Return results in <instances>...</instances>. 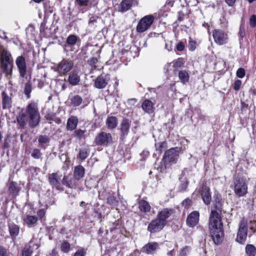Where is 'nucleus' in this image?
<instances>
[{
  "instance_id": "f257e3e1",
  "label": "nucleus",
  "mask_w": 256,
  "mask_h": 256,
  "mask_svg": "<svg viewBox=\"0 0 256 256\" xmlns=\"http://www.w3.org/2000/svg\"><path fill=\"white\" fill-rule=\"evenodd\" d=\"M216 202L214 210H212L209 218L208 228L210 236L216 244H220L224 236L222 224L220 214L222 211L220 198L218 196L215 200Z\"/></svg>"
},
{
  "instance_id": "f03ea898",
  "label": "nucleus",
  "mask_w": 256,
  "mask_h": 256,
  "mask_svg": "<svg viewBox=\"0 0 256 256\" xmlns=\"http://www.w3.org/2000/svg\"><path fill=\"white\" fill-rule=\"evenodd\" d=\"M248 180L246 176H238L234 180V190L239 197L244 196L248 192Z\"/></svg>"
},
{
  "instance_id": "7ed1b4c3",
  "label": "nucleus",
  "mask_w": 256,
  "mask_h": 256,
  "mask_svg": "<svg viewBox=\"0 0 256 256\" xmlns=\"http://www.w3.org/2000/svg\"><path fill=\"white\" fill-rule=\"evenodd\" d=\"M177 148H172L165 152L161 162L160 171L165 170L172 164L176 162L178 152Z\"/></svg>"
},
{
  "instance_id": "20e7f679",
  "label": "nucleus",
  "mask_w": 256,
  "mask_h": 256,
  "mask_svg": "<svg viewBox=\"0 0 256 256\" xmlns=\"http://www.w3.org/2000/svg\"><path fill=\"white\" fill-rule=\"evenodd\" d=\"M26 114L30 127L34 128L40 122V116L34 104L31 103L28 106Z\"/></svg>"
},
{
  "instance_id": "39448f33",
  "label": "nucleus",
  "mask_w": 256,
  "mask_h": 256,
  "mask_svg": "<svg viewBox=\"0 0 256 256\" xmlns=\"http://www.w3.org/2000/svg\"><path fill=\"white\" fill-rule=\"evenodd\" d=\"M248 232V220L246 218H243L238 224L236 241L240 244H244L246 240Z\"/></svg>"
},
{
  "instance_id": "423d86ee",
  "label": "nucleus",
  "mask_w": 256,
  "mask_h": 256,
  "mask_svg": "<svg viewBox=\"0 0 256 256\" xmlns=\"http://www.w3.org/2000/svg\"><path fill=\"white\" fill-rule=\"evenodd\" d=\"M15 62L20 74V80L24 82V79L27 80L28 77L26 58L22 56H18L16 58Z\"/></svg>"
},
{
  "instance_id": "0eeeda50",
  "label": "nucleus",
  "mask_w": 256,
  "mask_h": 256,
  "mask_svg": "<svg viewBox=\"0 0 256 256\" xmlns=\"http://www.w3.org/2000/svg\"><path fill=\"white\" fill-rule=\"evenodd\" d=\"M74 66V62L68 59H63L58 65L52 68V69L60 75L65 74L69 72Z\"/></svg>"
},
{
  "instance_id": "6e6552de",
  "label": "nucleus",
  "mask_w": 256,
  "mask_h": 256,
  "mask_svg": "<svg viewBox=\"0 0 256 256\" xmlns=\"http://www.w3.org/2000/svg\"><path fill=\"white\" fill-rule=\"evenodd\" d=\"M154 19L152 15H147L143 17L138 22L136 31L142 33L147 30L154 22Z\"/></svg>"
},
{
  "instance_id": "1a4fd4ad",
  "label": "nucleus",
  "mask_w": 256,
  "mask_h": 256,
  "mask_svg": "<svg viewBox=\"0 0 256 256\" xmlns=\"http://www.w3.org/2000/svg\"><path fill=\"white\" fill-rule=\"evenodd\" d=\"M112 140L110 134L102 132L96 136L94 142L97 146H107L112 142Z\"/></svg>"
},
{
  "instance_id": "9d476101",
  "label": "nucleus",
  "mask_w": 256,
  "mask_h": 256,
  "mask_svg": "<svg viewBox=\"0 0 256 256\" xmlns=\"http://www.w3.org/2000/svg\"><path fill=\"white\" fill-rule=\"evenodd\" d=\"M164 226V222L156 218L148 224L147 230L150 233H155L162 230Z\"/></svg>"
},
{
  "instance_id": "9b49d317",
  "label": "nucleus",
  "mask_w": 256,
  "mask_h": 256,
  "mask_svg": "<svg viewBox=\"0 0 256 256\" xmlns=\"http://www.w3.org/2000/svg\"><path fill=\"white\" fill-rule=\"evenodd\" d=\"M212 35L216 44L222 45L227 42L228 36L224 31L220 30H215L213 32Z\"/></svg>"
},
{
  "instance_id": "f8f14e48",
  "label": "nucleus",
  "mask_w": 256,
  "mask_h": 256,
  "mask_svg": "<svg viewBox=\"0 0 256 256\" xmlns=\"http://www.w3.org/2000/svg\"><path fill=\"white\" fill-rule=\"evenodd\" d=\"M200 213L198 211L194 210L189 214L187 217L186 222V224L193 228L196 226L199 222Z\"/></svg>"
},
{
  "instance_id": "ddd939ff",
  "label": "nucleus",
  "mask_w": 256,
  "mask_h": 256,
  "mask_svg": "<svg viewBox=\"0 0 256 256\" xmlns=\"http://www.w3.org/2000/svg\"><path fill=\"white\" fill-rule=\"evenodd\" d=\"M159 248V244L156 242H150L144 246L141 251L148 254H153Z\"/></svg>"
},
{
  "instance_id": "4468645a",
  "label": "nucleus",
  "mask_w": 256,
  "mask_h": 256,
  "mask_svg": "<svg viewBox=\"0 0 256 256\" xmlns=\"http://www.w3.org/2000/svg\"><path fill=\"white\" fill-rule=\"evenodd\" d=\"M1 68L4 73L9 78L12 72L13 60L0 62Z\"/></svg>"
},
{
  "instance_id": "2eb2a0df",
  "label": "nucleus",
  "mask_w": 256,
  "mask_h": 256,
  "mask_svg": "<svg viewBox=\"0 0 256 256\" xmlns=\"http://www.w3.org/2000/svg\"><path fill=\"white\" fill-rule=\"evenodd\" d=\"M200 194L204 202L206 205L210 204L212 200V197L209 188L205 185H203L201 188Z\"/></svg>"
},
{
  "instance_id": "dca6fc26",
  "label": "nucleus",
  "mask_w": 256,
  "mask_h": 256,
  "mask_svg": "<svg viewBox=\"0 0 256 256\" xmlns=\"http://www.w3.org/2000/svg\"><path fill=\"white\" fill-rule=\"evenodd\" d=\"M80 78L76 70H72L69 74L68 82L73 86L78 85L80 82Z\"/></svg>"
},
{
  "instance_id": "f3484780",
  "label": "nucleus",
  "mask_w": 256,
  "mask_h": 256,
  "mask_svg": "<svg viewBox=\"0 0 256 256\" xmlns=\"http://www.w3.org/2000/svg\"><path fill=\"white\" fill-rule=\"evenodd\" d=\"M172 214V210L164 208L162 210L158 212L156 218L159 219L160 221L164 222V224L165 226L166 224V220L171 216Z\"/></svg>"
},
{
  "instance_id": "a211bd4d",
  "label": "nucleus",
  "mask_w": 256,
  "mask_h": 256,
  "mask_svg": "<svg viewBox=\"0 0 256 256\" xmlns=\"http://www.w3.org/2000/svg\"><path fill=\"white\" fill-rule=\"evenodd\" d=\"M48 182L52 188L58 190H61L58 173H52L50 174L48 176Z\"/></svg>"
},
{
  "instance_id": "6ab92c4d",
  "label": "nucleus",
  "mask_w": 256,
  "mask_h": 256,
  "mask_svg": "<svg viewBox=\"0 0 256 256\" xmlns=\"http://www.w3.org/2000/svg\"><path fill=\"white\" fill-rule=\"evenodd\" d=\"M75 178L64 176L62 180L63 184L70 188H76L78 186V181Z\"/></svg>"
},
{
  "instance_id": "aec40b11",
  "label": "nucleus",
  "mask_w": 256,
  "mask_h": 256,
  "mask_svg": "<svg viewBox=\"0 0 256 256\" xmlns=\"http://www.w3.org/2000/svg\"><path fill=\"white\" fill-rule=\"evenodd\" d=\"M108 80L106 76L100 75L95 80L94 86L99 89L104 88L108 84Z\"/></svg>"
},
{
  "instance_id": "412c9836",
  "label": "nucleus",
  "mask_w": 256,
  "mask_h": 256,
  "mask_svg": "<svg viewBox=\"0 0 256 256\" xmlns=\"http://www.w3.org/2000/svg\"><path fill=\"white\" fill-rule=\"evenodd\" d=\"M78 120L77 117L72 116L68 120L66 123V129L68 130H74L78 124Z\"/></svg>"
},
{
  "instance_id": "4be33fe9",
  "label": "nucleus",
  "mask_w": 256,
  "mask_h": 256,
  "mask_svg": "<svg viewBox=\"0 0 256 256\" xmlns=\"http://www.w3.org/2000/svg\"><path fill=\"white\" fill-rule=\"evenodd\" d=\"M2 108L10 109L12 106V98L4 92L2 94Z\"/></svg>"
},
{
  "instance_id": "5701e85b",
  "label": "nucleus",
  "mask_w": 256,
  "mask_h": 256,
  "mask_svg": "<svg viewBox=\"0 0 256 256\" xmlns=\"http://www.w3.org/2000/svg\"><path fill=\"white\" fill-rule=\"evenodd\" d=\"M154 104L149 100H144L142 104V108L144 111L148 114H151L154 112Z\"/></svg>"
},
{
  "instance_id": "b1692460",
  "label": "nucleus",
  "mask_w": 256,
  "mask_h": 256,
  "mask_svg": "<svg viewBox=\"0 0 256 256\" xmlns=\"http://www.w3.org/2000/svg\"><path fill=\"white\" fill-rule=\"evenodd\" d=\"M8 231L10 237L14 240L19 234L20 227L14 223L8 224Z\"/></svg>"
},
{
  "instance_id": "393cba45",
  "label": "nucleus",
  "mask_w": 256,
  "mask_h": 256,
  "mask_svg": "<svg viewBox=\"0 0 256 256\" xmlns=\"http://www.w3.org/2000/svg\"><path fill=\"white\" fill-rule=\"evenodd\" d=\"M130 128V122L128 119L124 118L120 124V132L124 137L127 136Z\"/></svg>"
},
{
  "instance_id": "a878e982",
  "label": "nucleus",
  "mask_w": 256,
  "mask_h": 256,
  "mask_svg": "<svg viewBox=\"0 0 256 256\" xmlns=\"http://www.w3.org/2000/svg\"><path fill=\"white\" fill-rule=\"evenodd\" d=\"M84 168L81 165H78L74 168V175L75 178L80 180L84 176Z\"/></svg>"
},
{
  "instance_id": "bb28decb",
  "label": "nucleus",
  "mask_w": 256,
  "mask_h": 256,
  "mask_svg": "<svg viewBox=\"0 0 256 256\" xmlns=\"http://www.w3.org/2000/svg\"><path fill=\"white\" fill-rule=\"evenodd\" d=\"M0 55L1 58L0 62L13 60L10 52L2 46H0Z\"/></svg>"
},
{
  "instance_id": "cd10ccee",
  "label": "nucleus",
  "mask_w": 256,
  "mask_h": 256,
  "mask_svg": "<svg viewBox=\"0 0 256 256\" xmlns=\"http://www.w3.org/2000/svg\"><path fill=\"white\" fill-rule=\"evenodd\" d=\"M132 5V0H124L120 5L119 10L122 12H126L130 8Z\"/></svg>"
},
{
  "instance_id": "c85d7f7f",
  "label": "nucleus",
  "mask_w": 256,
  "mask_h": 256,
  "mask_svg": "<svg viewBox=\"0 0 256 256\" xmlns=\"http://www.w3.org/2000/svg\"><path fill=\"white\" fill-rule=\"evenodd\" d=\"M38 218L34 216H27L26 218L24 219V223L28 226V227L31 228L34 226L36 224Z\"/></svg>"
},
{
  "instance_id": "c756f323",
  "label": "nucleus",
  "mask_w": 256,
  "mask_h": 256,
  "mask_svg": "<svg viewBox=\"0 0 256 256\" xmlns=\"http://www.w3.org/2000/svg\"><path fill=\"white\" fill-rule=\"evenodd\" d=\"M106 124L108 129H114L118 124V120L115 116H109L106 120Z\"/></svg>"
},
{
  "instance_id": "7c9ffc66",
  "label": "nucleus",
  "mask_w": 256,
  "mask_h": 256,
  "mask_svg": "<svg viewBox=\"0 0 256 256\" xmlns=\"http://www.w3.org/2000/svg\"><path fill=\"white\" fill-rule=\"evenodd\" d=\"M18 123L21 128H24L26 126V122L28 120L27 116L25 113H22L20 114L17 117Z\"/></svg>"
},
{
  "instance_id": "2f4dec72",
  "label": "nucleus",
  "mask_w": 256,
  "mask_h": 256,
  "mask_svg": "<svg viewBox=\"0 0 256 256\" xmlns=\"http://www.w3.org/2000/svg\"><path fill=\"white\" fill-rule=\"evenodd\" d=\"M245 252L248 256H256V248L252 244H248L245 248Z\"/></svg>"
},
{
  "instance_id": "473e14b6",
  "label": "nucleus",
  "mask_w": 256,
  "mask_h": 256,
  "mask_svg": "<svg viewBox=\"0 0 256 256\" xmlns=\"http://www.w3.org/2000/svg\"><path fill=\"white\" fill-rule=\"evenodd\" d=\"M8 190L9 192L13 196L16 195L19 191L16 183L14 182H11L8 184Z\"/></svg>"
},
{
  "instance_id": "72a5a7b5",
  "label": "nucleus",
  "mask_w": 256,
  "mask_h": 256,
  "mask_svg": "<svg viewBox=\"0 0 256 256\" xmlns=\"http://www.w3.org/2000/svg\"><path fill=\"white\" fill-rule=\"evenodd\" d=\"M86 130L78 129L74 130L73 136L79 140H84L86 138Z\"/></svg>"
},
{
  "instance_id": "f704fd0d",
  "label": "nucleus",
  "mask_w": 256,
  "mask_h": 256,
  "mask_svg": "<svg viewBox=\"0 0 256 256\" xmlns=\"http://www.w3.org/2000/svg\"><path fill=\"white\" fill-rule=\"evenodd\" d=\"M33 245L32 240L29 242V244L26 246L22 252V256H31L32 253V246Z\"/></svg>"
},
{
  "instance_id": "c9c22d12",
  "label": "nucleus",
  "mask_w": 256,
  "mask_h": 256,
  "mask_svg": "<svg viewBox=\"0 0 256 256\" xmlns=\"http://www.w3.org/2000/svg\"><path fill=\"white\" fill-rule=\"evenodd\" d=\"M139 208L140 211L147 212L150 211V206L148 202L142 200L139 202Z\"/></svg>"
},
{
  "instance_id": "e433bc0d",
  "label": "nucleus",
  "mask_w": 256,
  "mask_h": 256,
  "mask_svg": "<svg viewBox=\"0 0 256 256\" xmlns=\"http://www.w3.org/2000/svg\"><path fill=\"white\" fill-rule=\"evenodd\" d=\"M90 154V149L88 148H84L82 149H80L78 156V158H80L81 160H84L85 159H86L88 156H89Z\"/></svg>"
},
{
  "instance_id": "4c0bfd02",
  "label": "nucleus",
  "mask_w": 256,
  "mask_h": 256,
  "mask_svg": "<svg viewBox=\"0 0 256 256\" xmlns=\"http://www.w3.org/2000/svg\"><path fill=\"white\" fill-rule=\"evenodd\" d=\"M178 77L181 82L186 84L188 81L189 75L186 70H182L178 72Z\"/></svg>"
},
{
  "instance_id": "58836bf2",
  "label": "nucleus",
  "mask_w": 256,
  "mask_h": 256,
  "mask_svg": "<svg viewBox=\"0 0 256 256\" xmlns=\"http://www.w3.org/2000/svg\"><path fill=\"white\" fill-rule=\"evenodd\" d=\"M180 182L178 186V190L182 192L186 190L188 182L186 178H183L182 176L180 177Z\"/></svg>"
},
{
  "instance_id": "ea45409f",
  "label": "nucleus",
  "mask_w": 256,
  "mask_h": 256,
  "mask_svg": "<svg viewBox=\"0 0 256 256\" xmlns=\"http://www.w3.org/2000/svg\"><path fill=\"white\" fill-rule=\"evenodd\" d=\"M70 100L72 106H78L82 103V98L78 95H75L70 99Z\"/></svg>"
},
{
  "instance_id": "a19ab883",
  "label": "nucleus",
  "mask_w": 256,
  "mask_h": 256,
  "mask_svg": "<svg viewBox=\"0 0 256 256\" xmlns=\"http://www.w3.org/2000/svg\"><path fill=\"white\" fill-rule=\"evenodd\" d=\"M184 64V60L182 58H179L177 59L176 60L174 61L173 62L166 65L164 66V69L168 68V67L170 66L171 64H172V66L174 67L175 68H179L182 66Z\"/></svg>"
},
{
  "instance_id": "79ce46f5",
  "label": "nucleus",
  "mask_w": 256,
  "mask_h": 256,
  "mask_svg": "<svg viewBox=\"0 0 256 256\" xmlns=\"http://www.w3.org/2000/svg\"><path fill=\"white\" fill-rule=\"evenodd\" d=\"M50 140L46 135H40L38 138L39 145L41 148L44 147V145L49 143Z\"/></svg>"
},
{
  "instance_id": "37998d69",
  "label": "nucleus",
  "mask_w": 256,
  "mask_h": 256,
  "mask_svg": "<svg viewBox=\"0 0 256 256\" xmlns=\"http://www.w3.org/2000/svg\"><path fill=\"white\" fill-rule=\"evenodd\" d=\"M78 40V37L74 34H70L66 38V43L70 46H73L76 44Z\"/></svg>"
},
{
  "instance_id": "c03bdc74",
  "label": "nucleus",
  "mask_w": 256,
  "mask_h": 256,
  "mask_svg": "<svg viewBox=\"0 0 256 256\" xmlns=\"http://www.w3.org/2000/svg\"><path fill=\"white\" fill-rule=\"evenodd\" d=\"M107 203L110 205L114 206L116 205L118 201L115 196L114 193H109L107 198Z\"/></svg>"
},
{
  "instance_id": "a18cd8bd",
  "label": "nucleus",
  "mask_w": 256,
  "mask_h": 256,
  "mask_svg": "<svg viewBox=\"0 0 256 256\" xmlns=\"http://www.w3.org/2000/svg\"><path fill=\"white\" fill-rule=\"evenodd\" d=\"M32 91V84L30 82V80H28V82L26 83L24 88V93L26 96L28 98H29L30 96V93Z\"/></svg>"
},
{
  "instance_id": "49530a36",
  "label": "nucleus",
  "mask_w": 256,
  "mask_h": 256,
  "mask_svg": "<svg viewBox=\"0 0 256 256\" xmlns=\"http://www.w3.org/2000/svg\"><path fill=\"white\" fill-rule=\"evenodd\" d=\"M70 245L68 242L66 241H64L62 243L60 246V250L63 252H68L70 250Z\"/></svg>"
},
{
  "instance_id": "de8ad7c7",
  "label": "nucleus",
  "mask_w": 256,
  "mask_h": 256,
  "mask_svg": "<svg viewBox=\"0 0 256 256\" xmlns=\"http://www.w3.org/2000/svg\"><path fill=\"white\" fill-rule=\"evenodd\" d=\"M191 248L190 246H185L180 250L178 256H187Z\"/></svg>"
},
{
  "instance_id": "09e8293b",
  "label": "nucleus",
  "mask_w": 256,
  "mask_h": 256,
  "mask_svg": "<svg viewBox=\"0 0 256 256\" xmlns=\"http://www.w3.org/2000/svg\"><path fill=\"white\" fill-rule=\"evenodd\" d=\"M42 154L40 150L38 148L33 150L32 153V156L35 159H39L42 158Z\"/></svg>"
},
{
  "instance_id": "8fccbe9b",
  "label": "nucleus",
  "mask_w": 256,
  "mask_h": 256,
  "mask_svg": "<svg viewBox=\"0 0 256 256\" xmlns=\"http://www.w3.org/2000/svg\"><path fill=\"white\" fill-rule=\"evenodd\" d=\"M98 62V60L96 58H92L88 61V64L93 68H97V63Z\"/></svg>"
},
{
  "instance_id": "3c124183",
  "label": "nucleus",
  "mask_w": 256,
  "mask_h": 256,
  "mask_svg": "<svg viewBox=\"0 0 256 256\" xmlns=\"http://www.w3.org/2000/svg\"><path fill=\"white\" fill-rule=\"evenodd\" d=\"M165 145L164 142H160L156 144V150L158 154H161L162 151V148Z\"/></svg>"
},
{
  "instance_id": "603ef678",
  "label": "nucleus",
  "mask_w": 256,
  "mask_h": 256,
  "mask_svg": "<svg viewBox=\"0 0 256 256\" xmlns=\"http://www.w3.org/2000/svg\"><path fill=\"white\" fill-rule=\"evenodd\" d=\"M246 74L245 70L243 68H239L236 72V76L240 78H243Z\"/></svg>"
},
{
  "instance_id": "864d4df0",
  "label": "nucleus",
  "mask_w": 256,
  "mask_h": 256,
  "mask_svg": "<svg viewBox=\"0 0 256 256\" xmlns=\"http://www.w3.org/2000/svg\"><path fill=\"white\" fill-rule=\"evenodd\" d=\"M76 3L80 6H86L88 5L89 0H75Z\"/></svg>"
},
{
  "instance_id": "5fc2aeb1",
  "label": "nucleus",
  "mask_w": 256,
  "mask_h": 256,
  "mask_svg": "<svg viewBox=\"0 0 256 256\" xmlns=\"http://www.w3.org/2000/svg\"><path fill=\"white\" fill-rule=\"evenodd\" d=\"M238 34L240 36L239 40H240V42H241L243 38L245 36L244 28L242 24H241L240 26Z\"/></svg>"
},
{
  "instance_id": "6e6d98bb",
  "label": "nucleus",
  "mask_w": 256,
  "mask_h": 256,
  "mask_svg": "<svg viewBox=\"0 0 256 256\" xmlns=\"http://www.w3.org/2000/svg\"><path fill=\"white\" fill-rule=\"evenodd\" d=\"M250 25L252 28H254L256 26V16L254 14L252 15L250 18Z\"/></svg>"
},
{
  "instance_id": "4d7b16f0",
  "label": "nucleus",
  "mask_w": 256,
  "mask_h": 256,
  "mask_svg": "<svg viewBox=\"0 0 256 256\" xmlns=\"http://www.w3.org/2000/svg\"><path fill=\"white\" fill-rule=\"evenodd\" d=\"M174 0H167L165 5L164 6V9H168L172 8L174 4Z\"/></svg>"
},
{
  "instance_id": "13d9d810",
  "label": "nucleus",
  "mask_w": 256,
  "mask_h": 256,
  "mask_svg": "<svg viewBox=\"0 0 256 256\" xmlns=\"http://www.w3.org/2000/svg\"><path fill=\"white\" fill-rule=\"evenodd\" d=\"M188 48L190 50L193 51L196 48V42L192 40H190L188 44Z\"/></svg>"
},
{
  "instance_id": "bf43d9fd",
  "label": "nucleus",
  "mask_w": 256,
  "mask_h": 256,
  "mask_svg": "<svg viewBox=\"0 0 256 256\" xmlns=\"http://www.w3.org/2000/svg\"><path fill=\"white\" fill-rule=\"evenodd\" d=\"M242 84V81L238 80L234 83V88L235 90H240V86Z\"/></svg>"
},
{
  "instance_id": "052dcab7",
  "label": "nucleus",
  "mask_w": 256,
  "mask_h": 256,
  "mask_svg": "<svg viewBox=\"0 0 256 256\" xmlns=\"http://www.w3.org/2000/svg\"><path fill=\"white\" fill-rule=\"evenodd\" d=\"M192 200L190 198H186L182 202V205L185 208H188L190 206Z\"/></svg>"
},
{
  "instance_id": "680f3d73",
  "label": "nucleus",
  "mask_w": 256,
  "mask_h": 256,
  "mask_svg": "<svg viewBox=\"0 0 256 256\" xmlns=\"http://www.w3.org/2000/svg\"><path fill=\"white\" fill-rule=\"evenodd\" d=\"M45 214L46 211L44 209L40 210L37 212V214L40 219L42 218L44 216Z\"/></svg>"
},
{
  "instance_id": "e2e57ef3",
  "label": "nucleus",
  "mask_w": 256,
  "mask_h": 256,
  "mask_svg": "<svg viewBox=\"0 0 256 256\" xmlns=\"http://www.w3.org/2000/svg\"><path fill=\"white\" fill-rule=\"evenodd\" d=\"M0 256H8L6 249L2 246H0Z\"/></svg>"
},
{
  "instance_id": "0e129e2a",
  "label": "nucleus",
  "mask_w": 256,
  "mask_h": 256,
  "mask_svg": "<svg viewBox=\"0 0 256 256\" xmlns=\"http://www.w3.org/2000/svg\"><path fill=\"white\" fill-rule=\"evenodd\" d=\"M184 45L182 42H179L177 46H176V48L177 50L178 51H182L184 50Z\"/></svg>"
},
{
  "instance_id": "69168bd1",
  "label": "nucleus",
  "mask_w": 256,
  "mask_h": 256,
  "mask_svg": "<svg viewBox=\"0 0 256 256\" xmlns=\"http://www.w3.org/2000/svg\"><path fill=\"white\" fill-rule=\"evenodd\" d=\"M86 252L84 250H80L75 252L74 256H84Z\"/></svg>"
},
{
  "instance_id": "338daca9",
  "label": "nucleus",
  "mask_w": 256,
  "mask_h": 256,
  "mask_svg": "<svg viewBox=\"0 0 256 256\" xmlns=\"http://www.w3.org/2000/svg\"><path fill=\"white\" fill-rule=\"evenodd\" d=\"M250 228L251 230L256 231V220L250 221Z\"/></svg>"
},
{
  "instance_id": "774afa93",
  "label": "nucleus",
  "mask_w": 256,
  "mask_h": 256,
  "mask_svg": "<svg viewBox=\"0 0 256 256\" xmlns=\"http://www.w3.org/2000/svg\"><path fill=\"white\" fill-rule=\"evenodd\" d=\"M248 107V104L244 102H241V110L242 112L246 111Z\"/></svg>"
}]
</instances>
